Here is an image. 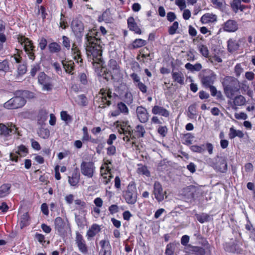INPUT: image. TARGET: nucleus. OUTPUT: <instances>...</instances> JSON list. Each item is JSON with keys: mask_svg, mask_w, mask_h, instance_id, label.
Wrapping results in <instances>:
<instances>
[{"mask_svg": "<svg viewBox=\"0 0 255 255\" xmlns=\"http://www.w3.org/2000/svg\"><path fill=\"white\" fill-rule=\"evenodd\" d=\"M11 187L9 183L3 184L0 186V198H4L10 193Z\"/></svg>", "mask_w": 255, "mask_h": 255, "instance_id": "obj_27", "label": "nucleus"}, {"mask_svg": "<svg viewBox=\"0 0 255 255\" xmlns=\"http://www.w3.org/2000/svg\"><path fill=\"white\" fill-rule=\"evenodd\" d=\"M81 173L88 178H92L95 171L94 163L92 161H83L80 165Z\"/></svg>", "mask_w": 255, "mask_h": 255, "instance_id": "obj_11", "label": "nucleus"}, {"mask_svg": "<svg viewBox=\"0 0 255 255\" xmlns=\"http://www.w3.org/2000/svg\"><path fill=\"white\" fill-rule=\"evenodd\" d=\"M62 64L65 72L69 74H73V71L75 68V64L72 60H64L62 61Z\"/></svg>", "mask_w": 255, "mask_h": 255, "instance_id": "obj_21", "label": "nucleus"}, {"mask_svg": "<svg viewBox=\"0 0 255 255\" xmlns=\"http://www.w3.org/2000/svg\"><path fill=\"white\" fill-rule=\"evenodd\" d=\"M205 249L198 246H193L191 245H188L185 248V252L195 255H209L211 253V248L209 243L207 242L204 244Z\"/></svg>", "mask_w": 255, "mask_h": 255, "instance_id": "obj_6", "label": "nucleus"}, {"mask_svg": "<svg viewBox=\"0 0 255 255\" xmlns=\"http://www.w3.org/2000/svg\"><path fill=\"white\" fill-rule=\"evenodd\" d=\"M117 110L113 112V116H117L121 113L127 115L129 113L128 109L126 105L123 102H119L117 105Z\"/></svg>", "mask_w": 255, "mask_h": 255, "instance_id": "obj_20", "label": "nucleus"}, {"mask_svg": "<svg viewBox=\"0 0 255 255\" xmlns=\"http://www.w3.org/2000/svg\"><path fill=\"white\" fill-rule=\"evenodd\" d=\"M239 43L235 40L230 39L228 41V48L230 52L237 51L239 48Z\"/></svg>", "mask_w": 255, "mask_h": 255, "instance_id": "obj_36", "label": "nucleus"}, {"mask_svg": "<svg viewBox=\"0 0 255 255\" xmlns=\"http://www.w3.org/2000/svg\"><path fill=\"white\" fill-rule=\"evenodd\" d=\"M137 119L142 123H146L149 119V114L147 110L142 106H138L136 109Z\"/></svg>", "mask_w": 255, "mask_h": 255, "instance_id": "obj_17", "label": "nucleus"}, {"mask_svg": "<svg viewBox=\"0 0 255 255\" xmlns=\"http://www.w3.org/2000/svg\"><path fill=\"white\" fill-rule=\"evenodd\" d=\"M17 41L23 47V49L27 55L28 58L34 61L35 58L34 54L35 47L32 40L23 35H18Z\"/></svg>", "mask_w": 255, "mask_h": 255, "instance_id": "obj_4", "label": "nucleus"}, {"mask_svg": "<svg viewBox=\"0 0 255 255\" xmlns=\"http://www.w3.org/2000/svg\"><path fill=\"white\" fill-rule=\"evenodd\" d=\"M9 70L8 61L7 60H0V71L5 73L7 72Z\"/></svg>", "mask_w": 255, "mask_h": 255, "instance_id": "obj_44", "label": "nucleus"}, {"mask_svg": "<svg viewBox=\"0 0 255 255\" xmlns=\"http://www.w3.org/2000/svg\"><path fill=\"white\" fill-rule=\"evenodd\" d=\"M165 192H164L161 184L157 181L155 182L153 185V194L155 199L161 202L164 199Z\"/></svg>", "mask_w": 255, "mask_h": 255, "instance_id": "obj_14", "label": "nucleus"}, {"mask_svg": "<svg viewBox=\"0 0 255 255\" xmlns=\"http://www.w3.org/2000/svg\"><path fill=\"white\" fill-rule=\"evenodd\" d=\"M60 116L62 120L65 122H68L71 120V117L66 111H62L60 113Z\"/></svg>", "mask_w": 255, "mask_h": 255, "instance_id": "obj_59", "label": "nucleus"}, {"mask_svg": "<svg viewBox=\"0 0 255 255\" xmlns=\"http://www.w3.org/2000/svg\"><path fill=\"white\" fill-rule=\"evenodd\" d=\"M185 67L187 70L194 71H199L202 69V65L200 63H196L195 65H192L190 63H187L185 65Z\"/></svg>", "mask_w": 255, "mask_h": 255, "instance_id": "obj_38", "label": "nucleus"}, {"mask_svg": "<svg viewBox=\"0 0 255 255\" xmlns=\"http://www.w3.org/2000/svg\"><path fill=\"white\" fill-rule=\"evenodd\" d=\"M99 34L96 29H90L85 37L84 46L88 61L91 62L96 73L108 81L112 79V72L104 65Z\"/></svg>", "mask_w": 255, "mask_h": 255, "instance_id": "obj_1", "label": "nucleus"}, {"mask_svg": "<svg viewBox=\"0 0 255 255\" xmlns=\"http://www.w3.org/2000/svg\"><path fill=\"white\" fill-rule=\"evenodd\" d=\"M116 91L118 94L114 93V95L117 97H120V98H122L123 95H125L126 98H130L131 96V94L126 91V88L125 86H121L118 89H116Z\"/></svg>", "mask_w": 255, "mask_h": 255, "instance_id": "obj_34", "label": "nucleus"}, {"mask_svg": "<svg viewBox=\"0 0 255 255\" xmlns=\"http://www.w3.org/2000/svg\"><path fill=\"white\" fill-rule=\"evenodd\" d=\"M146 44L145 40L142 39H136L133 41L132 46L133 48H138L145 45Z\"/></svg>", "mask_w": 255, "mask_h": 255, "instance_id": "obj_43", "label": "nucleus"}, {"mask_svg": "<svg viewBox=\"0 0 255 255\" xmlns=\"http://www.w3.org/2000/svg\"><path fill=\"white\" fill-rule=\"evenodd\" d=\"M101 228L100 226L95 224L92 225L87 232L88 239L95 236L100 231Z\"/></svg>", "mask_w": 255, "mask_h": 255, "instance_id": "obj_26", "label": "nucleus"}, {"mask_svg": "<svg viewBox=\"0 0 255 255\" xmlns=\"http://www.w3.org/2000/svg\"><path fill=\"white\" fill-rule=\"evenodd\" d=\"M47 44V40L44 38H42L39 40V46L41 50H43L46 48Z\"/></svg>", "mask_w": 255, "mask_h": 255, "instance_id": "obj_64", "label": "nucleus"}, {"mask_svg": "<svg viewBox=\"0 0 255 255\" xmlns=\"http://www.w3.org/2000/svg\"><path fill=\"white\" fill-rule=\"evenodd\" d=\"M136 132L138 133L139 137H143L145 131L142 126L138 125L136 127Z\"/></svg>", "mask_w": 255, "mask_h": 255, "instance_id": "obj_60", "label": "nucleus"}, {"mask_svg": "<svg viewBox=\"0 0 255 255\" xmlns=\"http://www.w3.org/2000/svg\"><path fill=\"white\" fill-rule=\"evenodd\" d=\"M79 176L77 173H73L72 176H69L68 182L71 186H75L79 182Z\"/></svg>", "mask_w": 255, "mask_h": 255, "instance_id": "obj_45", "label": "nucleus"}, {"mask_svg": "<svg viewBox=\"0 0 255 255\" xmlns=\"http://www.w3.org/2000/svg\"><path fill=\"white\" fill-rule=\"evenodd\" d=\"M38 133L40 137L45 139L49 137L50 135V131L47 128H42L39 129Z\"/></svg>", "mask_w": 255, "mask_h": 255, "instance_id": "obj_49", "label": "nucleus"}, {"mask_svg": "<svg viewBox=\"0 0 255 255\" xmlns=\"http://www.w3.org/2000/svg\"><path fill=\"white\" fill-rule=\"evenodd\" d=\"M199 50L203 56L205 57H208L209 56V52L206 46L204 45L199 46Z\"/></svg>", "mask_w": 255, "mask_h": 255, "instance_id": "obj_55", "label": "nucleus"}, {"mask_svg": "<svg viewBox=\"0 0 255 255\" xmlns=\"http://www.w3.org/2000/svg\"><path fill=\"white\" fill-rule=\"evenodd\" d=\"M137 189L135 184L130 182L128 186L127 190L124 194L126 202L129 204H134L137 201Z\"/></svg>", "mask_w": 255, "mask_h": 255, "instance_id": "obj_7", "label": "nucleus"}, {"mask_svg": "<svg viewBox=\"0 0 255 255\" xmlns=\"http://www.w3.org/2000/svg\"><path fill=\"white\" fill-rule=\"evenodd\" d=\"M135 86L138 88L142 93L144 94L146 93L147 88L146 86L142 82H141Z\"/></svg>", "mask_w": 255, "mask_h": 255, "instance_id": "obj_61", "label": "nucleus"}, {"mask_svg": "<svg viewBox=\"0 0 255 255\" xmlns=\"http://www.w3.org/2000/svg\"><path fill=\"white\" fill-rule=\"evenodd\" d=\"M167 128L166 126H160L158 128V133L163 137L166 136L167 132Z\"/></svg>", "mask_w": 255, "mask_h": 255, "instance_id": "obj_58", "label": "nucleus"}, {"mask_svg": "<svg viewBox=\"0 0 255 255\" xmlns=\"http://www.w3.org/2000/svg\"><path fill=\"white\" fill-rule=\"evenodd\" d=\"M114 186L117 189L118 193H120L122 190V184L121 183V179L119 176H116L114 179Z\"/></svg>", "mask_w": 255, "mask_h": 255, "instance_id": "obj_48", "label": "nucleus"}, {"mask_svg": "<svg viewBox=\"0 0 255 255\" xmlns=\"http://www.w3.org/2000/svg\"><path fill=\"white\" fill-rule=\"evenodd\" d=\"M49 51L51 53H55L59 52L61 50L60 45L56 42H52L48 45Z\"/></svg>", "mask_w": 255, "mask_h": 255, "instance_id": "obj_42", "label": "nucleus"}, {"mask_svg": "<svg viewBox=\"0 0 255 255\" xmlns=\"http://www.w3.org/2000/svg\"><path fill=\"white\" fill-rule=\"evenodd\" d=\"M102 97V102L105 104L106 103L108 106H110L111 104V101L110 99H111L112 95L111 92L109 90L107 93L106 91L104 89H101L100 91Z\"/></svg>", "mask_w": 255, "mask_h": 255, "instance_id": "obj_30", "label": "nucleus"}, {"mask_svg": "<svg viewBox=\"0 0 255 255\" xmlns=\"http://www.w3.org/2000/svg\"><path fill=\"white\" fill-rule=\"evenodd\" d=\"M12 99V102L14 103L15 109L21 108L25 104V100L21 97H15Z\"/></svg>", "mask_w": 255, "mask_h": 255, "instance_id": "obj_31", "label": "nucleus"}, {"mask_svg": "<svg viewBox=\"0 0 255 255\" xmlns=\"http://www.w3.org/2000/svg\"><path fill=\"white\" fill-rule=\"evenodd\" d=\"M241 4V0H234L231 3V7L233 11L235 12H237L240 9Z\"/></svg>", "mask_w": 255, "mask_h": 255, "instance_id": "obj_51", "label": "nucleus"}, {"mask_svg": "<svg viewBox=\"0 0 255 255\" xmlns=\"http://www.w3.org/2000/svg\"><path fill=\"white\" fill-rule=\"evenodd\" d=\"M244 133L240 130H236L233 127L230 128L229 137L230 139H234L236 137L242 138L244 137Z\"/></svg>", "mask_w": 255, "mask_h": 255, "instance_id": "obj_33", "label": "nucleus"}, {"mask_svg": "<svg viewBox=\"0 0 255 255\" xmlns=\"http://www.w3.org/2000/svg\"><path fill=\"white\" fill-rule=\"evenodd\" d=\"M83 135L82 138L83 141H91L92 142H94L95 139L91 138L89 135L88 131V128L86 127H84L82 128Z\"/></svg>", "mask_w": 255, "mask_h": 255, "instance_id": "obj_41", "label": "nucleus"}, {"mask_svg": "<svg viewBox=\"0 0 255 255\" xmlns=\"http://www.w3.org/2000/svg\"><path fill=\"white\" fill-rule=\"evenodd\" d=\"M71 54L73 59L78 64H79L80 66L83 65V60L82 58L81 51L75 42L72 44Z\"/></svg>", "mask_w": 255, "mask_h": 255, "instance_id": "obj_13", "label": "nucleus"}, {"mask_svg": "<svg viewBox=\"0 0 255 255\" xmlns=\"http://www.w3.org/2000/svg\"><path fill=\"white\" fill-rule=\"evenodd\" d=\"M196 218L197 220L200 223H204L205 222H209L211 220V216L206 213H202V214H196L195 215Z\"/></svg>", "mask_w": 255, "mask_h": 255, "instance_id": "obj_37", "label": "nucleus"}, {"mask_svg": "<svg viewBox=\"0 0 255 255\" xmlns=\"http://www.w3.org/2000/svg\"><path fill=\"white\" fill-rule=\"evenodd\" d=\"M127 122H121L117 121L114 124L115 130H117L120 134H124L123 139L124 141H128L130 138L133 139L134 137L132 135V129L130 126H128Z\"/></svg>", "mask_w": 255, "mask_h": 255, "instance_id": "obj_3", "label": "nucleus"}, {"mask_svg": "<svg viewBox=\"0 0 255 255\" xmlns=\"http://www.w3.org/2000/svg\"><path fill=\"white\" fill-rule=\"evenodd\" d=\"M101 174L102 176V181L107 184L112 177L111 169L107 164L105 163L101 167Z\"/></svg>", "mask_w": 255, "mask_h": 255, "instance_id": "obj_16", "label": "nucleus"}, {"mask_svg": "<svg viewBox=\"0 0 255 255\" xmlns=\"http://www.w3.org/2000/svg\"><path fill=\"white\" fill-rule=\"evenodd\" d=\"M191 150L196 152L202 153L205 151L204 145H202L201 146L198 145H192L191 147Z\"/></svg>", "mask_w": 255, "mask_h": 255, "instance_id": "obj_56", "label": "nucleus"}, {"mask_svg": "<svg viewBox=\"0 0 255 255\" xmlns=\"http://www.w3.org/2000/svg\"><path fill=\"white\" fill-rule=\"evenodd\" d=\"M75 222L78 228L83 229L86 224V219L85 216L75 215Z\"/></svg>", "mask_w": 255, "mask_h": 255, "instance_id": "obj_32", "label": "nucleus"}, {"mask_svg": "<svg viewBox=\"0 0 255 255\" xmlns=\"http://www.w3.org/2000/svg\"><path fill=\"white\" fill-rule=\"evenodd\" d=\"M216 79V75L211 70H205L201 75V82L206 88L212 85Z\"/></svg>", "mask_w": 255, "mask_h": 255, "instance_id": "obj_10", "label": "nucleus"}, {"mask_svg": "<svg viewBox=\"0 0 255 255\" xmlns=\"http://www.w3.org/2000/svg\"><path fill=\"white\" fill-rule=\"evenodd\" d=\"M17 128L12 123H7L6 125L0 124V134L4 136H7L10 134L15 133Z\"/></svg>", "mask_w": 255, "mask_h": 255, "instance_id": "obj_12", "label": "nucleus"}, {"mask_svg": "<svg viewBox=\"0 0 255 255\" xmlns=\"http://www.w3.org/2000/svg\"><path fill=\"white\" fill-rule=\"evenodd\" d=\"M208 87L210 88L211 94L212 96H216L218 98H221L222 97L221 92L217 91L215 86L212 85L210 86H208Z\"/></svg>", "mask_w": 255, "mask_h": 255, "instance_id": "obj_50", "label": "nucleus"}, {"mask_svg": "<svg viewBox=\"0 0 255 255\" xmlns=\"http://www.w3.org/2000/svg\"><path fill=\"white\" fill-rule=\"evenodd\" d=\"M137 172L139 174L144 175L147 177L150 176V172L145 166L141 165L137 169Z\"/></svg>", "mask_w": 255, "mask_h": 255, "instance_id": "obj_47", "label": "nucleus"}, {"mask_svg": "<svg viewBox=\"0 0 255 255\" xmlns=\"http://www.w3.org/2000/svg\"><path fill=\"white\" fill-rule=\"evenodd\" d=\"M111 12L110 9H106L101 15L99 16V21H105L106 23L110 22L111 19Z\"/></svg>", "mask_w": 255, "mask_h": 255, "instance_id": "obj_35", "label": "nucleus"}, {"mask_svg": "<svg viewBox=\"0 0 255 255\" xmlns=\"http://www.w3.org/2000/svg\"><path fill=\"white\" fill-rule=\"evenodd\" d=\"M128 25L130 30L134 31L135 33L138 34H141V30L138 26L133 17H129L128 19Z\"/></svg>", "mask_w": 255, "mask_h": 255, "instance_id": "obj_22", "label": "nucleus"}, {"mask_svg": "<svg viewBox=\"0 0 255 255\" xmlns=\"http://www.w3.org/2000/svg\"><path fill=\"white\" fill-rule=\"evenodd\" d=\"M227 163L226 160L223 158H220L215 166V169L221 172H226L227 170Z\"/></svg>", "mask_w": 255, "mask_h": 255, "instance_id": "obj_28", "label": "nucleus"}, {"mask_svg": "<svg viewBox=\"0 0 255 255\" xmlns=\"http://www.w3.org/2000/svg\"><path fill=\"white\" fill-rule=\"evenodd\" d=\"M130 77L132 78L134 85L141 82L140 78L139 76L136 73H133L130 75Z\"/></svg>", "mask_w": 255, "mask_h": 255, "instance_id": "obj_62", "label": "nucleus"}, {"mask_svg": "<svg viewBox=\"0 0 255 255\" xmlns=\"http://www.w3.org/2000/svg\"><path fill=\"white\" fill-rule=\"evenodd\" d=\"M174 248L173 245L171 244H168L165 250L166 255H173Z\"/></svg>", "mask_w": 255, "mask_h": 255, "instance_id": "obj_57", "label": "nucleus"}, {"mask_svg": "<svg viewBox=\"0 0 255 255\" xmlns=\"http://www.w3.org/2000/svg\"><path fill=\"white\" fill-rule=\"evenodd\" d=\"M71 28L76 37L81 39L83 34L84 26L80 18H74L71 24Z\"/></svg>", "mask_w": 255, "mask_h": 255, "instance_id": "obj_9", "label": "nucleus"}, {"mask_svg": "<svg viewBox=\"0 0 255 255\" xmlns=\"http://www.w3.org/2000/svg\"><path fill=\"white\" fill-rule=\"evenodd\" d=\"M172 78L173 82L178 83L180 85H183L184 84V76L183 73L179 71H172Z\"/></svg>", "mask_w": 255, "mask_h": 255, "instance_id": "obj_23", "label": "nucleus"}, {"mask_svg": "<svg viewBox=\"0 0 255 255\" xmlns=\"http://www.w3.org/2000/svg\"><path fill=\"white\" fill-rule=\"evenodd\" d=\"M26 71V65L24 64H19L17 67V74L16 76V79L18 80L19 77L24 75Z\"/></svg>", "mask_w": 255, "mask_h": 255, "instance_id": "obj_40", "label": "nucleus"}, {"mask_svg": "<svg viewBox=\"0 0 255 255\" xmlns=\"http://www.w3.org/2000/svg\"><path fill=\"white\" fill-rule=\"evenodd\" d=\"M100 244L102 247V250L105 253H106L110 246L109 241L105 240H102L100 242Z\"/></svg>", "mask_w": 255, "mask_h": 255, "instance_id": "obj_52", "label": "nucleus"}, {"mask_svg": "<svg viewBox=\"0 0 255 255\" xmlns=\"http://www.w3.org/2000/svg\"><path fill=\"white\" fill-rule=\"evenodd\" d=\"M4 107L7 109H14V103L12 102V99H10L8 101H7L6 102H5L4 104L3 105Z\"/></svg>", "mask_w": 255, "mask_h": 255, "instance_id": "obj_63", "label": "nucleus"}, {"mask_svg": "<svg viewBox=\"0 0 255 255\" xmlns=\"http://www.w3.org/2000/svg\"><path fill=\"white\" fill-rule=\"evenodd\" d=\"M62 45L67 50H69L71 47L70 40L69 38L66 36H62Z\"/></svg>", "mask_w": 255, "mask_h": 255, "instance_id": "obj_54", "label": "nucleus"}, {"mask_svg": "<svg viewBox=\"0 0 255 255\" xmlns=\"http://www.w3.org/2000/svg\"><path fill=\"white\" fill-rule=\"evenodd\" d=\"M246 100L245 98L241 95H239L234 97L233 101V109L236 110L237 106H242L246 104Z\"/></svg>", "mask_w": 255, "mask_h": 255, "instance_id": "obj_25", "label": "nucleus"}, {"mask_svg": "<svg viewBox=\"0 0 255 255\" xmlns=\"http://www.w3.org/2000/svg\"><path fill=\"white\" fill-rule=\"evenodd\" d=\"M38 83L43 91H51L53 87L52 79L44 72H40L38 76Z\"/></svg>", "mask_w": 255, "mask_h": 255, "instance_id": "obj_8", "label": "nucleus"}, {"mask_svg": "<svg viewBox=\"0 0 255 255\" xmlns=\"http://www.w3.org/2000/svg\"><path fill=\"white\" fill-rule=\"evenodd\" d=\"M75 242L79 251L83 254H87L88 249L85 241L79 232L76 233Z\"/></svg>", "mask_w": 255, "mask_h": 255, "instance_id": "obj_15", "label": "nucleus"}, {"mask_svg": "<svg viewBox=\"0 0 255 255\" xmlns=\"http://www.w3.org/2000/svg\"><path fill=\"white\" fill-rule=\"evenodd\" d=\"M152 113L154 115H159L164 117L169 116V112L162 107L154 106L152 109Z\"/></svg>", "mask_w": 255, "mask_h": 255, "instance_id": "obj_24", "label": "nucleus"}, {"mask_svg": "<svg viewBox=\"0 0 255 255\" xmlns=\"http://www.w3.org/2000/svg\"><path fill=\"white\" fill-rule=\"evenodd\" d=\"M223 29L226 31L233 32L238 29V24L235 20L229 19L224 24Z\"/></svg>", "mask_w": 255, "mask_h": 255, "instance_id": "obj_19", "label": "nucleus"}, {"mask_svg": "<svg viewBox=\"0 0 255 255\" xmlns=\"http://www.w3.org/2000/svg\"><path fill=\"white\" fill-rule=\"evenodd\" d=\"M224 90L227 98L232 99L236 92L240 89V83L239 80L233 77L228 76L224 78L223 82Z\"/></svg>", "mask_w": 255, "mask_h": 255, "instance_id": "obj_2", "label": "nucleus"}, {"mask_svg": "<svg viewBox=\"0 0 255 255\" xmlns=\"http://www.w3.org/2000/svg\"><path fill=\"white\" fill-rule=\"evenodd\" d=\"M28 152L27 148L23 145H21L18 147L17 150L15 153H11L10 154V159L12 161L16 162L17 161L18 155L24 156Z\"/></svg>", "mask_w": 255, "mask_h": 255, "instance_id": "obj_18", "label": "nucleus"}, {"mask_svg": "<svg viewBox=\"0 0 255 255\" xmlns=\"http://www.w3.org/2000/svg\"><path fill=\"white\" fill-rule=\"evenodd\" d=\"M179 23L175 21L172 25L169 27L168 32L170 35H173L176 33V30L178 28Z\"/></svg>", "mask_w": 255, "mask_h": 255, "instance_id": "obj_53", "label": "nucleus"}, {"mask_svg": "<svg viewBox=\"0 0 255 255\" xmlns=\"http://www.w3.org/2000/svg\"><path fill=\"white\" fill-rule=\"evenodd\" d=\"M217 20V16L212 13H207L204 14L201 18V21L203 23H208Z\"/></svg>", "mask_w": 255, "mask_h": 255, "instance_id": "obj_29", "label": "nucleus"}, {"mask_svg": "<svg viewBox=\"0 0 255 255\" xmlns=\"http://www.w3.org/2000/svg\"><path fill=\"white\" fill-rule=\"evenodd\" d=\"M21 228L28 225L29 216L27 213H24L20 217Z\"/></svg>", "mask_w": 255, "mask_h": 255, "instance_id": "obj_46", "label": "nucleus"}, {"mask_svg": "<svg viewBox=\"0 0 255 255\" xmlns=\"http://www.w3.org/2000/svg\"><path fill=\"white\" fill-rule=\"evenodd\" d=\"M54 227L56 233L61 237H64L67 232H71L70 224L67 219L56 217L54 220Z\"/></svg>", "mask_w": 255, "mask_h": 255, "instance_id": "obj_5", "label": "nucleus"}, {"mask_svg": "<svg viewBox=\"0 0 255 255\" xmlns=\"http://www.w3.org/2000/svg\"><path fill=\"white\" fill-rule=\"evenodd\" d=\"M194 187L193 186H188L184 188L183 193L185 196L188 198H193L194 196Z\"/></svg>", "mask_w": 255, "mask_h": 255, "instance_id": "obj_39", "label": "nucleus"}]
</instances>
